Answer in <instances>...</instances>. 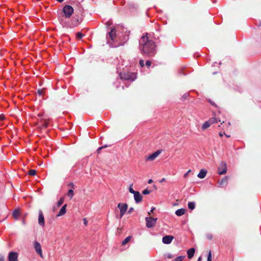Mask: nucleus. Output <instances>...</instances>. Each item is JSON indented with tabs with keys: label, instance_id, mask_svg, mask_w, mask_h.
Here are the masks:
<instances>
[{
	"label": "nucleus",
	"instance_id": "6ab92c4d",
	"mask_svg": "<svg viewBox=\"0 0 261 261\" xmlns=\"http://www.w3.org/2000/svg\"><path fill=\"white\" fill-rule=\"evenodd\" d=\"M194 253L195 249L194 248L189 249L187 251L188 257L189 258H191L194 256Z\"/></svg>",
	"mask_w": 261,
	"mask_h": 261
},
{
	"label": "nucleus",
	"instance_id": "5fc2aeb1",
	"mask_svg": "<svg viewBox=\"0 0 261 261\" xmlns=\"http://www.w3.org/2000/svg\"><path fill=\"white\" fill-rule=\"evenodd\" d=\"M225 135L227 137H230V136H228V135Z\"/></svg>",
	"mask_w": 261,
	"mask_h": 261
},
{
	"label": "nucleus",
	"instance_id": "c756f323",
	"mask_svg": "<svg viewBox=\"0 0 261 261\" xmlns=\"http://www.w3.org/2000/svg\"><path fill=\"white\" fill-rule=\"evenodd\" d=\"M73 25L74 26H77L79 24V19H75L72 23Z\"/></svg>",
	"mask_w": 261,
	"mask_h": 261
},
{
	"label": "nucleus",
	"instance_id": "2f4dec72",
	"mask_svg": "<svg viewBox=\"0 0 261 261\" xmlns=\"http://www.w3.org/2000/svg\"><path fill=\"white\" fill-rule=\"evenodd\" d=\"M145 65L147 67H149L151 65V62L149 60H147L146 61Z\"/></svg>",
	"mask_w": 261,
	"mask_h": 261
},
{
	"label": "nucleus",
	"instance_id": "5701e85b",
	"mask_svg": "<svg viewBox=\"0 0 261 261\" xmlns=\"http://www.w3.org/2000/svg\"><path fill=\"white\" fill-rule=\"evenodd\" d=\"M132 238V237L131 236H128L127 237H126L122 242V243H121V245H126L130 240V239Z\"/></svg>",
	"mask_w": 261,
	"mask_h": 261
},
{
	"label": "nucleus",
	"instance_id": "864d4df0",
	"mask_svg": "<svg viewBox=\"0 0 261 261\" xmlns=\"http://www.w3.org/2000/svg\"><path fill=\"white\" fill-rule=\"evenodd\" d=\"M208 101H209V102H210L211 103H212V102H211V100H209Z\"/></svg>",
	"mask_w": 261,
	"mask_h": 261
},
{
	"label": "nucleus",
	"instance_id": "20e7f679",
	"mask_svg": "<svg viewBox=\"0 0 261 261\" xmlns=\"http://www.w3.org/2000/svg\"><path fill=\"white\" fill-rule=\"evenodd\" d=\"M36 124L40 129L45 128L48 125V120L46 118L38 119Z\"/></svg>",
	"mask_w": 261,
	"mask_h": 261
},
{
	"label": "nucleus",
	"instance_id": "603ef678",
	"mask_svg": "<svg viewBox=\"0 0 261 261\" xmlns=\"http://www.w3.org/2000/svg\"><path fill=\"white\" fill-rule=\"evenodd\" d=\"M124 42H123V43H121L120 45H124Z\"/></svg>",
	"mask_w": 261,
	"mask_h": 261
},
{
	"label": "nucleus",
	"instance_id": "c03bdc74",
	"mask_svg": "<svg viewBox=\"0 0 261 261\" xmlns=\"http://www.w3.org/2000/svg\"><path fill=\"white\" fill-rule=\"evenodd\" d=\"M0 261H4V257L3 256H0Z\"/></svg>",
	"mask_w": 261,
	"mask_h": 261
},
{
	"label": "nucleus",
	"instance_id": "4c0bfd02",
	"mask_svg": "<svg viewBox=\"0 0 261 261\" xmlns=\"http://www.w3.org/2000/svg\"><path fill=\"white\" fill-rule=\"evenodd\" d=\"M83 222L85 225H87L88 223V221L86 218L83 219Z\"/></svg>",
	"mask_w": 261,
	"mask_h": 261
},
{
	"label": "nucleus",
	"instance_id": "2eb2a0df",
	"mask_svg": "<svg viewBox=\"0 0 261 261\" xmlns=\"http://www.w3.org/2000/svg\"><path fill=\"white\" fill-rule=\"evenodd\" d=\"M20 211L19 208L15 209L12 213V216L14 219L18 220L19 217L20 216Z\"/></svg>",
	"mask_w": 261,
	"mask_h": 261
},
{
	"label": "nucleus",
	"instance_id": "a211bd4d",
	"mask_svg": "<svg viewBox=\"0 0 261 261\" xmlns=\"http://www.w3.org/2000/svg\"><path fill=\"white\" fill-rule=\"evenodd\" d=\"M207 173V171L205 169H201L199 173L198 174L197 176L199 178H203L205 177Z\"/></svg>",
	"mask_w": 261,
	"mask_h": 261
},
{
	"label": "nucleus",
	"instance_id": "c85d7f7f",
	"mask_svg": "<svg viewBox=\"0 0 261 261\" xmlns=\"http://www.w3.org/2000/svg\"><path fill=\"white\" fill-rule=\"evenodd\" d=\"M185 256H179L177 257L174 261H181L184 258Z\"/></svg>",
	"mask_w": 261,
	"mask_h": 261
},
{
	"label": "nucleus",
	"instance_id": "aec40b11",
	"mask_svg": "<svg viewBox=\"0 0 261 261\" xmlns=\"http://www.w3.org/2000/svg\"><path fill=\"white\" fill-rule=\"evenodd\" d=\"M185 211L186 210L184 208L178 209L176 211L175 214L178 216H181L185 214Z\"/></svg>",
	"mask_w": 261,
	"mask_h": 261
},
{
	"label": "nucleus",
	"instance_id": "412c9836",
	"mask_svg": "<svg viewBox=\"0 0 261 261\" xmlns=\"http://www.w3.org/2000/svg\"><path fill=\"white\" fill-rule=\"evenodd\" d=\"M227 184V179L226 177L222 179L220 182L219 185L221 186H225Z\"/></svg>",
	"mask_w": 261,
	"mask_h": 261
},
{
	"label": "nucleus",
	"instance_id": "c9c22d12",
	"mask_svg": "<svg viewBox=\"0 0 261 261\" xmlns=\"http://www.w3.org/2000/svg\"><path fill=\"white\" fill-rule=\"evenodd\" d=\"M191 172V170L189 169L184 175L185 178H187L188 176L189 173Z\"/></svg>",
	"mask_w": 261,
	"mask_h": 261
},
{
	"label": "nucleus",
	"instance_id": "7ed1b4c3",
	"mask_svg": "<svg viewBox=\"0 0 261 261\" xmlns=\"http://www.w3.org/2000/svg\"><path fill=\"white\" fill-rule=\"evenodd\" d=\"M73 8L70 5H66L63 8V12L66 18H70L73 13Z\"/></svg>",
	"mask_w": 261,
	"mask_h": 261
},
{
	"label": "nucleus",
	"instance_id": "f03ea898",
	"mask_svg": "<svg viewBox=\"0 0 261 261\" xmlns=\"http://www.w3.org/2000/svg\"><path fill=\"white\" fill-rule=\"evenodd\" d=\"M120 79L124 80H135L137 77L136 73H121L120 74Z\"/></svg>",
	"mask_w": 261,
	"mask_h": 261
},
{
	"label": "nucleus",
	"instance_id": "ea45409f",
	"mask_svg": "<svg viewBox=\"0 0 261 261\" xmlns=\"http://www.w3.org/2000/svg\"><path fill=\"white\" fill-rule=\"evenodd\" d=\"M4 118H5L4 115H0V120H3V119H4Z\"/></svg>",
	"mask_w": 261,
	"mask_h": 261
},
{
	"label": "nucleus",
	"instance_id": "f3484780",
	"mask_svg": "<svg viewBox=\"0 0 261 261\" xmlns=\"http://www.w3.org/2000/svg\"><path fill=\"white\" fill-rule=\"evenodd\" d=\"M66 207H67V204H64L62 207L61 210H60V211L57 216L60 217V216L64 215L66 212Z\"/></svg>",
	"mask_w": 261,
	"mask_h": 261
},
{
	"label": "nucleus",
	"instance_id": "72a5a7b5",
	"mask_svg": "<svg viewBox=\"0 0 261 261\" xmlns=\"http://www.w3.org/2000/svg\"><path fill=\"white\" fill-rule=\"evenodd\" d=\"M43 92H44V91L42 89H39L38 90V94L39 96L42 95L43 94Z\"/></svg>",
	"mask_w": 261,
	"mask_h": 261
},
{
	"label": "nucleus",
	"instance_id": "a19ab883",
	"mask_svg": "<svg viewBox=\"0 0 261 261\" xmlns=\"http://www.w3.org/2000/svg\"><path fill=\"white\" fill-rule=\"evenodd\" d=\"M68 186H70L71 188H73L74 187V185L73 183L71 182L69 184Z\"/></svg>",
	"mask_w": 261,
	"mask_h": 261
},
{
	"label": "nucleus",
	"instance_id": "37998d69",
	"mask_svg": "<svg viewBox=\"0 0 261 261\" xmlns=\"http://www.w3.org/2000/svg\"><path fill=\"white\" fill-rule=\"evenodd\" d=\"M42 116H43V115H42L41 113H39V114H38V115H37V116H38V117H39V119L42 118Z\"/></svg>",
	"mask_w": 261,
	"mask_h": 261
},
{
	"label": "nucleus",
	"instance_id": "79ce46f5",
	"mask_svg": "<svg viewBox=\"0 0 261 261\" xmlns=\"http://www.w3.org/2000/svg\"><path fill=\"white\" fill-rule=\"evenodd\" d=\"M154 210H155V207H152L151 208V211H150V212H148V214H149V215H150V213L153 212V211Z\"/></svg>",
	"mask_w": 261,
	"mask_h": 261
},
{
	"label": "nucleus",
	"instance_id": "39448f33",
	"mask_svg": "<svg viewBox=\"0 0 261 261\" xmlns=\"http://www.w3.org/2000/svg\"><path fill=\"white\" fill-rule=\"evenodd\" d=\"M146 226L148 228H151L154 226L156 224L157 218L152 217H146Z\"/></svg>",
	"mask_w": 261,
	"mask_h": 261
},
{
	"label": "nucleus",
	"instance_id": "4468645a",
	"mask_svg": "<svg viewBox=\"0 0 261 261\" xmlns=\"http://www.w3.org/2000/svg\"><path fill=\"white\" fill-rule=\"evenodd\" d=\"M109 38L112 41H113L116 36V31L114 28L111 29V31L109 33Z\"/></svg>",
	"mask_w": 261,
	"mask_h": 261
},
{
	"label": "nucleus",
	"instance_id": "f257e3e1",
	"mask_svg": "<svg viewBox=\"0 0 261 261\" xmlns=\"http://www.w3.org/2000/svg\"><path fill=\"white\" fill-rule=\"evenodd\" d=\"M148 34L141 37L140 42V49L142 54L148 57L154 56L156 53L155 43L151 40H149L147 37Z\"/></svg>",
	"mask_w": 261,
	"mask_h": 261
},
{
	"label": "nucleus",
	"instance_id": "f704fd0d",
	"mask_svg": "<svg viewBox=\"0 0 261 261\" xmlns=\"http://www.w3.org/2000/svg\"><path fill=\"white\" fill-rule=\"evenodd\" d=\"M107 147V146H101V147H99L97 150V152L98 153H100V150H101L102 149L104 148H106Z\"/></svg>",
	"mask_w": 261,
	"mask_h": 261
},
{
	"label": "nucleus",
	"instance_id": "0eeeda50",
	"mask_svg": "<svg viewBox=\"0 0 261 261\" xmlns=\"http://www.w3.org/2000/svg\"><path fill=\"white\" fill-rule=\"evenodd\" d=\"M227 171V166L226 163H221L218 168V173L220 175L224 174L226 173Z\"/></svg>",
	"mask_w": 261,
	"mask_h": 261
},
{
	"label": "nucleus",
	"instance_id": "423d86ee",
	"mask_svg": "<svg viewBox=\"0 0 261 261\" xmlns=\"http://www.w3.org/2000/svg\"><path fill=\"white\" fill-rule=\"evenodd\" d=\"M118 207L120 210V218H122L126 212L127 209V204L126 203H119L118 204Z\"/></svg>",
	"mask_w": 261,
	"mask_h": 261
},
{
	"label": "nucleus",
	"instance_id": "a18cd8bd",
	"mask_svg": "<svg viewBox=\"0 0 261 261\" xmlns=\"http://www.w3.org/2000/svg\"><path fill=\"white\" fill-rule=\"evenodd\" d=\"M22 225H25L26 224V222H25V219H23L22 221Z\"/></svg>",
	"mask_w": 261,
	"mask_h": 261
},
{
	"label": "nucleus",
	"instance_id": "9b49d317",
	"mask_svg": "<svg viewBox=\"0 0 261 261\" xmlns=\"http://www.w3.org/2000/svg\"><path fill=\"white\" fill-rule=\"evenodd\" d=\"M174 237L172 236H166L163 238L162 241L164 244H169L171 243Z\"/></svg>",
	"mask_w": 261,
	"mask_h": 261
},
{
	"label": "nucleus",
	"instance_id": "58836bf2",
	"mask_svg": "<svg viewBox=\"0 0 261 261\" xmlns=\"http://www.w3.org/2000/svg\"><path fill=\"white\" fill-rule=\"evenodd\" d=\"M133 211H134V208L130 207L128 211V213L130 214Z\"/></svg>",
	"mask_w": 261,
	"mask_h": 261
},
{
	"label": "nucleus",
	"instance_id": "cd10ccee",
	"mask_svg": "<svg viewBox=\"0 0 261 261\" xmlns=\"http://www.w3.org/2000/svg\"><path fill=\"white\" fill-rule=\"evenodd\" d=\"M150 193H151V191L148 190L147 189L144 190L142 192V194H144V195L149 194Z\"/></svg>",
	"mask_w": 261,
	"mask_h": 261
},
{
	"label": "nucleus",
	"instance_id": "f8f14e48",
	"mask_svg": "<svg viewBox=\"0 0 261 261\" xmlns=\"http://www.w3.org/2000/svg\"><path fill=\"white\" fill-rule=\"evenodd\" d=\"M38 223L40 226H44V218L42 211H40L39 213V217H38Z\"/></svg>",
	"mask_w": 261,
	"mask_h": 261
},
{
	"label": "nucleus",
	"instance_id": "6e6552de",
	"mask_svg": "<svg viewBox=\"0 0 261 261\" xmlns=\"http://www.w3.org/2000/svg\"><path fill=\"white\" fill-rule=\"evenodd\" d=\"M34 247L36 252L40 255L41 257L43 258V254L42 252L41 246L40 244L37 241H35L34 243Z\"/></svg>",
	"mask_w": 261,
	"mask_h": 261
},
{
	"label": "nucleus",
	"instance_id": "7c9ffc66",
	"mask_svg": "<svg viewBox=\"0 0 261 261\" xmlns=\"http://www.w3.org/2000/svg\"><path fill=\"white\" fill-rule=\"evenodd\" d=\"M132 186H133V184H132L130 186L129 188V191L130 193H131L134 194L136 191L134 190V189L132 188Z\"/></svg>",
	"mask_w": 261,
	"mask_h": 261
},
{
	"label": "nucleus",
	"instance_id": "09e8293b",
	"mask_svg": "<svg viewBox=\"0 0 261 261\" xmlns=\"http://www.w3.org/2000/svg\"><path fill=\"white\" fill-rule=\"evenodd\" d=\"M56 1H58L59 3H62V2H63L64 0H56Z\"/></svg>",
	"mask_w": 261,
	"mask_h": 261
},
{
	"label": "nucleus",
	"instance_id": "dca6fc26",
	"mask_svg": "<svg viewBox=\"0 0 261 261\" xmlns=\"http://www.w3.org/2000/svg\"><path fill=\"white\" fill-rule=\"evenodd\" d=\"M212 124V121L211 119L205 122L202 125L201 128L202 130H205L211 126Z\"/></svg>",
	"mask_w": 261,
	"mask_h": 261
},
{
	"label": "nucleus",
	"instance_id": "de8ad7c7",
	"mask_svg": "<svg viewBox=\"0 0 261 261\" xmlns=\"http://www.w3.org/2000/svg\"><path fill=\"white\" fill-rule=\"evenodd\" d=\"M165 180V178H163L160 180V182H162Z\"/></svg>",
	"mask_w": 261,
	"mask_h": 261
},
{
	"label": "nucleus",
	"instance_id": "e433bc0d",
	"mask_svg": "<svg viewBox=\"0 0 261 261\" xmlns=\"http://www.w3.org/2000/svg\"><path fill=\"white\" fill-rule=\"evenodd\" d=\"M139 64L140 65V66H141V67H144V60H140V61H139Z\"/></svg>",
	"mask_w": 261,
	"mask_h": 261
},
{
	"label": "nucleus",
	"instance_id": "3c124183",
	"mask_svg": "<svg viewBox=\"0 0 261 261\" xmlns=\"http://www.w3.org/2000/svg\"><path fill=\"white\" fill-rule=\"evenodd\" d=\"M201 259V257H199V258H198V261H200Z\"/></svg>",
	"mask_w": 261,
	"mask_h": 261
},
{
	"label": "nucleus",
	"instance_id": "9d476101",
	"mask_svg": "<svg viewBox=\"0 0 261 261\" xmlns=\"http://www.w3.org/2000/svg\"><path fill=\"white\" fill-rule=\"evenodd\" d=\"M18 254L15 252H11L8 255L9 261H17Z\"/></svg>",
	"mask_w": 261,
	"mask_h": 261
},
{
	"label": "nucleus",
	"instance_id": "393cba45",
	"mask_svg": "<svg viewBox=\"0 0 261 261\" xmlns=\"http://www.w3.org/2000/svg\"><path fill=\"white\" fill-rule=\"evenodd\" d=\"M84 36V35L82 34L81 32H77L76 34V38L77 39H81Z\"/></svg>",
	"mask_w": 261,
	"mask_h": 261
},
{
	"label": "nucleus",
	"instance_id": "49530a36",
	"mask_svg": "<svg viewBox=\"0 0 261 261\" xmlns=\"http://www.w3.org/2000/svg\"><path fill=\"white\" fill-rule=\"evenodd\" d=\"M153 182V180L152 179H149L148 183L150 184Z\"/></svg>",
	"mask_w": 261,
	"mask_h": 261
},
{
	"label": "nucleus",
	"instance_id": "ddd939ff",
	"mask_svg": "<svg viewBox=\"0 0 261 261\" xmlns=\"http://www.w3.org/2000/svg\"><path fill=\"white\" fill-rule=\"evenodd\" d=\"M134 199L136 203L140 202L142 200V196L139 192L136 191L134 194Z\"/></svg>",
	"mask_w": 261,
	"mask_h": 261
},
{
	"label": "nucleus",
	"instance_id": "b1692460",
	"mask_svg": "<svg viewBox=\"0 0 261 261\" xmlns=\"http://www.w3.org/2000/svg\"><path fill=\"white\" fill-rule=\"evenodd\" d=\"M67 195L70 197V199H72L74 195V192H73V190H72V189L69 190L67 193Z\"/></svg>",
	"mask_w": 261,
	"mask_h": 261
},
{
	"label": "nucleus",
	"instance_id": "1a4fd4ad",
	"mask_svg": "<svg viewBox=\"0 0 261 261\" xmlns=\"http://www.w3.org/2000/svg\"><path fill=\"white\" fill-rule=\"evenodd\" d=\"M161 153V150H159L155 151V152L152 153L151 154H150L149 155H148L146 158V161H153L159 155V154Z\"/></svg>",
	"mask_w": 261,
	"mask_h": 261
},
{
	"label": "nucleus",
	"instance_id": "473e14b6",
	"mask_svg": "<svg viewBox=\"0 0 261 261\" xmlns=\"http://www.w3.org/2000/svg\"><path fill=\"white\" fill-rule=\"evenodd\" d=\"M212 258V253L211 251L210 250L208 252V257H207V261H211Z\"/></svg>",
	"mask_w": 261,
	"mask_h": 261
},
{
	"label": "nucleus",
	"instance_id": "6e6d98bb",
	"mask_svg": "<svg viewBox=\"0 0 261 261\" xmlns=\"http://www.w3.org/2000/svg\"><path fill=\"white\" fill-rule=\"evenodd\" d=\"M216 122L213 120V123H215Z\"/></svg>",
	"mask_w": 261,
	"mask_h": 261
},
{
	"label": "nucleus",
	"instance_id": "4be33fe9",
	"mask_svg": "<svg viewBox=\"0 0 261 261\" xmlns=\"http://www.w3.org/2000/svg\"><path fill=\"white\" fill-rule=\"evenodd\" d=\"M188 205L190 210H193L195 207V203L194 202H189Z\"/></svg>",
	"mask_w": 261,
	"mask_h": 261
},
{
	"label": "nucleus",
	"instance_id": "bb28decb",
	"mask_svg": "<svg viewBox=\"0 0 261 261\" xmlns=\"http://www.w3.org/2000/svg\"><path fill=\"white\" fill-rule=\"evenodd\" d=\"M36 174V171L35 170H30L29 171V174L30 175H35Z\"/></svg>",
	"mask_w": 261,
	"mask_h": 261
},
{
	"label": "nucleus",
	"instance_id": "8fccbe9b",
	"mask_svg": "<svg viewBox=\"0 0 261 261\" xmlns=\"http://www.w3.org/2000/svg\"><path fill=\"white\" fill-rule=\"evenodd\" d=\"M220 136L222 137L223 136V134L222 133H219Z\"/></svg>",
	"mask_w": 261,
	"mask_h": 261
},
{
	"label": "nucleus",
	"instance_id": "a878e982",
	"mask_svg": "<svg viewBox=\"0 0 261 261\" xmlns=\"http://www.w3.org/2000/svg\"><path fill=\"white\" fill-rule=\"evenodd\" d=\"M64 199L63 197H61L57 203V206L60 207L63 203Z\"/></svg>",
	"mask_w": 261,
	"mask_h": 261
}]
</instances>
